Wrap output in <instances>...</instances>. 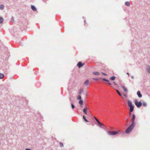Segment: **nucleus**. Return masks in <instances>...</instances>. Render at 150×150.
I'll return each instance as SVG.
<instances>
[{"label": "nucleus", "mask_w": 150, "mask_h": 150, "mask_svg": "<svg viewBox=\"0 0 150 150\" xmlns=\"http://www.w3.org/2000/svg\"><path fill=\"white\" fill-rule=\"evenodd\" d=\"M114 83L115 85H117V84L115 83V82H114Z\"/></svg>", "instance_id": "e433bc0d"}, {"label": "nucleus", "mask_w": 150, "mask_h": 150, "mask_svg": "<svg viewBox=\"0 0 150 150\" xmlns=\"http://www.w3.org/2000/svg\"><path fill=\"white\" fill-rule=\"evenodd\" d=\"M83 91V90L82 88H81L79 90V94H81L82 92Z\"/></svg>", "instance_id": "4be33fe9"}, {"label": "nucleus", "mask_w": 150, "mask_h": 150, "mask_svg": "<svg viewBox=\"0 0 150 150\" xmlns=\"http://www.w3.org/2000/svg\"><path fill=\"white\" fill-rule=\"evenodd\" d=\"M3 21V19L2 18L0 17V23H2Z\"/></svg>", "instance_id": "393cba45"}, {"label": "nucleus", "mask_w": 150, "mask_h": 150, "mask_svg": "<svg viewBox=\"0 0 150 150\" xmlns=\"http://www.w3.org/2000/svg\"><path fill=\"white\" fill-rule=\"evenodd\" d=\"M127 104L128 106L130 107L129 115L130 116L131 115V112L133 111L134 106L132 104V102L129 100L127 101Z\"/></svg>", "instance_id": "f257e3e1"}, {"label": "nucleus", "mask_w": 150, "mask_h": 150, "mask_svg": "<svg viewBox=\"0 0 150 150\" xmlns=\"http://www.w3.org/2000/svg\"><path fill=\"white\" fill-rule=\"evenodd\" d=\"M123 96L124 97H126L127 95L126 93H123Z\"/></svg>", "instance_id": "7c9ffc66"}, {"label": "nucleus", "mask_w": 150, "mask_h": 150, "mask_svg": "<svg viewBox=\"0 0 150 150\" xmlns=\"http://www.w3.org/2000/svg\"><path fill=\"white\" fill-rule=\"evenodd\" d=\"M131 78L133 79H134V76H131Z\"/></svg>", "instance_id": "f704fd0d"}, {"label": "nucleus", "mask_w": 150, "mask_h": 150, "mask_svg": "<svg viewBox=\"0 0 150 150\" xmlns=\"http://www.w3.org/2000/svg\"><path fill=\"white\" fill-rule=\"evenodd\" d=\"M60 146L61 147H63V144L62 143L60 142Z\"/></svg>", "instance_id": "cd10ccee"}, {"label": "nucleus", "mask_w": 150, "mask_h": 150, "mask_svg": "<svg viewBox=\"0 0 150 150\" xmlns=\"http://www.w3.org/2000/svg\"><path fill=\"white\" fill-rule=\"evenodd\" d=\"M4 77V75L2 74H0V79H2Z\"/></svg>", "instance_id": "6ab92c4d"}, {"label": "nucleus", "mask_w": 150, "mask_h": 150, "mask_svg": "<svg viewBox=\"0 0 150 150\" xmlns=\"http://www.w3.org/2000/svg\"><path fill=\"white\" fill-rule=\"evenodd\" d=\"M93 79L96 81H98V78H93Z\"/></svg>", "instance_id": "c756f323"}, {"label": "nucleus", "mask_w": 150, "mask_h": 150, "mask_svg": "<svg viewBox=\"0 0 150 150\" xmlns=\"http://www.w3.org/2000/svg\"><path fill=\"white\" fill-rule=\"evenodd\" d=\"M146 69L148 73H150V66H148L146 67Z\"/></svg>", "instance_id": "ddd939ff"}, {"label": "nucleus", "mask_w": 150, "mask_h": 150, "mask_svg": "<svg viewBox=\"0 0 150 150\" xmlns=\"http://www.w3.org/2000/svg\"><path fill=\"white\" fill-rule=\"evenodd\" d=\"M127 74H128V75H129V76H129V73H127Z\"/></svg>", "instance_id": "4c0bfd02"}, {"label": "nucleus", "mask_w": 150, "mask_h": 150, "mask_svg": "<svg viewBox=\"0 0 150 150\" xmlns=\"http://www.w3.org/2000/svg\"><path fill=\"white\" fill-rule=\"evenodd\" d=\"M120 132V131L116 130L115 131H108L107 132L108 134L109 135H115Z\"/></svg>", "instance_id": "39448f33"}, {"label": "nucleus", "mask_w": 150, "mask_h": 150, "mask_svg": "<svg viewBox=\"0 0 150 150\" xmlns=\"http://www.w3.org/2000/svg\"><path fill=\"white\" fill-rule=\"evenodd\" d=\"M84 23L85 25V24H86V20H84Z\"/></svg>", "instance_id": "c9c22d12"}, {"label": "nucleus", "mask_w": 150, "mask_h": 150, "mask_svg": "<svg viewBox=\"0 0 150 150\" xmlns=\"http://www.w3.org/2000/svg\"><path fill=\"white\" fill-rule=\"evenodd\" d=\"M135 126V125L131 124L126 130L125 132L127 134H129L132 131Z\"/></svg>", "instance_id": "f03ea898"}, {"label": "nucleus", "mask_w": 150, "mask_h": 150, "mask_svg": "<svg viewBox=\"0 0 150 150\" xmlns=\"http://www.w3.org/2000/svg\"><path fill=\"white\" fill-rule=\"evenodd\" d=\"M135 126V125L131 124L126 130L125 132L127 134H129L132 131Z\"/></svg>", "instance_id": "7ed1b4c3"}, {"label": "nucleus", "mask_w": 150, "mask_h": 150, "mask_svg": "<svg viewBox=\"0 0 150 150\" xmlns=\"http://www.w3.org/2000/svg\"><path fill=\"white\" fill-rule=\"evenodd\" d=\"M128 120V119H127V121Z\"/></svg>", "instance_id": "58836bf2"}, {"label": "nucleus", "mask_w": 150, "mask_h": 150, "mask_svg": "<svg viewBox=\"0 0 150 150\" xmlns=\"http://www.w3.org/2000/svg\"><path fill=\"white\" fill-rule=\"evenodd\" d=\"M124 90L125 92H127V89L125 88L124 89Z\"/></svg>", "instance_id": "c85d7f7f"}, {"label": "nucleus", "mask_w": 150, "mask_h": 150, "mask_svg": "<svg viewBox=\"0 0 150 150\" xmlns=\"http://www.w3.org/2000/svg\"><path fill=\"white\" fill-rule=\"evenodd\" d=\"M116 91L117 92V93H118V94H119V95L120 96H121L122 97V98H123V97L122 96L121 94V93H120V92H119V91L117 90H116Z\"/></svg>", "instance_id": "2eb2a0df"}, {"label": "nucleus", "mask_w": 150, "mask_h": 150, "mask_svg": "<svg viewBox=\"0 0 150 150\" xmlns=\"http://www.w3.org/2000/svg\"><path fill=\"white\" fill-rule=\"evenodd\" d=\"M122 87L123 88V89H124L125 88V87L124 86H122Z\"/></svg>", "instance_id": "72a5a7b5"}, {"label": "nucleus", "mask_w": 150, "mask_h": 150, "mask_svg": "<svg viewBox=\"0 0 150 150\" xmlns=\"http://www.w3.org/2000/svg\"><path fill=\"white\" fill-rule=\"evenodd\" d=\"M31 7L32 10L33 11H35L36 10V8L34 6L32 5L31 6Z\"/></svg>", "instance_id": "f8f14e48"}, {"label": "nucleus", "mask_w": 150, "mask_h": 150, "mask_svg": "<svg viewBox=\"0 0 150 150\" xmlns=\"http://www.w3.org/2000/svg\"><path fill=\"white\" fill-rule=\"evenodd\" d=\"M142 104L143 105L144 107H146V104L145 102H143Z\"/></svg>", "instance_id": "a878e982"}, {"label": "nucleus", "mask_w": 150, "mask_h": 150, "mask_svg": "<svg viewBox=\"0 0 150 150\" xmlns=\"http://www.w3.org/2000/svg\"><path fill=\"white\" fill-rule=\"evenodd\" d=\"M84 64V63L82 64L81 62H79L77 64V66L79 68H80L83 66Z\"/></svg>", "instance_id": "6e6552de"}, {"label": "nucleus", "mask_w": 150, "mask_h": 150, "mask_svg": "<svg viewBox=\"0 0 150 150\" xmlns=\"http://www.w3.org/2000/svg\"><path fill=\"white\" fill-rule=\"evenodd\" d=\"M125 5L127 6H130V3L129 1H126L125 3Z\"/></svg>", "instance_id": "f3484780"}, {"label": "nucleus", "mask_w": 150, "mask_h": 150, "mask_svg": "<svg viewBox=\"0 0 150 150\" xmlns=\"http://www.w3.org/2000/svg\"><path fill=\"white\" fill-rule=\"evenodd\" d=\"M135 105L137 108L140 107L142 105V103L141 101L139 102L137 100H135L134 102Z\"/></svg>", "instance_id": "423d86ee"}, {"label": "nucleus", "mask_w": 150, "mask_h": 150, "mask_svg": "<svg viewBox=\"0 0 150 150\" xmlns=\"http://www.w3.org/2000/svg\"><path fill=\"white\" fill-rule=\"evenodd\" d=\"M137 95L138 96L139 98H141L142 96V94L139 91H138L137 92Z\"/></svg>", "instance_id": "9b49d317"}, {"label": "nucleus", "mask_w": 150, "mask_h": 150, "mask_svg": "<svg viewBox=\"0 0 150 150\" xmlns=\"http://www.w3.org/2000/svg\"><path fill=\"white\" fill-rule=\"evenodd\" d=\"M25 150H31V149H30L26 148L25 149Z\"/></svg>", "instance_id": "473e14b6"}, {"label": "nucleus", "mask_w": 150, "mask_h": 150, "mask_svg": "<svg viewBox=\"0 0 150 150\" xmlns=\"http://www.w3.org/2000/svg\"><path fill=\"white\" fill-rule=\"evenodd\" d=\"M89 81L88 79L86 80L84 83V85L87 86L89 84Z\"/></svg>", "instance_id": "9d476101"}, {"label": "nucleus", "mask_w": 150, "mask_h": 150, "mask_svg": "<svg viewBox=\"0 0 150 150\" xmlns=\"http://www.w3.org/2000/svg\"><path fill=\"white\" fill-rule=\"evenodd\" d=\"M79 103L81 106V105H82L83 104V102L81 100H79Z\"/></svg>", "instance_id": "aec40b11"}, {"label": "nucleus", "mask_w": 150, "mask_h": 150, "mask_svg": "<svg viewBox=\"0 0 150 150\" xmlns=\"http://www.w3.org/2000/svg\"><path fill=\"white\" fill-rule=\"evenodd\" d=\"M101 79L103 81L108 82V83L109 85L110 86L111 85V84L110 83L108 82H109V81L107 79L105 78H102V79Z\"/></svg>", "instance_id": "1a4fd4ad"}, {"label": "nucleus", "mask_w": 150, "mask_h": 150, "mask_svg": "<svg viewBox=\"0 0 150 150\" xmlns=\"http://www.w3.org/2000/svg\"><path fill=\"white\" fill-rule=\"evenodd\" d=\"M71 106L73 109H74L75 108L74 105L72 103H71Z\"/></svg>", "instance_id": "bb28decb"}, {"label": "nucleus", "mask_w": 150, "mask_h": 150, "mask_svg": "<svg viewBox=\"0 0 150 150\" xmlns=\"http://www.w3.org/2000/svg\"><path fill=\"white\" fill-rule=\"evenodd\" d=\"M94 118L97 122L98 125L100 127L103 128H104L105 127V125L103 123L100 122L99 120L95 117H94Z\"/></svg>", "instance_id": "20e7f679"}, {"label": "nucleus", "mask_w": 150, "mask_h": 150, "mask_svg": "<svg viewBox=\"0 0 150 150\" xmlns=\"http://www.w3.org/2000/svg\"><path fill=\"white\" fill-rule=\"evenodd\" d=\"M87 108L86 107L85 108H84L83 109V112L86 114H87Z\"/></svg>", "instance_id": "4468645a"}, {"label": "nucleus", "mask_w": 150, "mask_h": 150, "mask_svg": "<svg viewBox=\"0 0 150 150\" xmlns=\"http://www.w3.org/2000/svg\"><path fill=\"white\" fill-rule=\"evenodd\" d=\"M77 99L79 100H81V96L80 95H78L77 97Z\"/></svg>", "instance_id": "b1692460"}, {"label": "nucleus", "mask_w": 150, "mask_h": 150, "mask_svg": "<svg viewBox=\"0 0 150 150\" xmlns=\"http://www.w3.org/2000/svg\"><path fill=\"white\" fill-rule=\"evenodd\" d=\"M83 118L84 120L86 122H88V121L87 120V119H86V117L84 115H83Z\"/></svg>", "instance_id": "5701e85b"}, {"label": "nucleus", "mask_w": 150, "mask_h": 150, "mask_svg": "<svg viewBox=\"0 0 150 150\" xmlns=\"http://www.w3.org/2000/svg\"><path fill=\"white\" fill-rule=\"evenodd\" d=\"M115 79V76H112L110 78V79L112 81L114 80Z\"/></svg>", "instance_id": "412c9836"}, {"label": "nucleus", "mask_w": 150, "mask_h": 150, "mask_svg": "<svg viewBox=\"0 0 150 150\" xmlns=\"http://www.w3.org/2000/svg\"><path fill=\"white\" fill-rule=\"evenodd\" d=\"M102 74L104 75L107 76V74L104 73L102 72Z\"/></svg>", "instance_id": "2f4dec72"}, {"label": "nucleus", "mask_w": 150, "mask_h": 150, "mask_svg": "<svg viewBox=\"0 0 150 150\" xmlns=\"http://www.w3.org/2000/svg\"><path fill=\"white\" fill-rule=\"evenodd\" d=\"M136 118L135 115L134 114H133L132 115V118L131 119L132 124L135 125L136 123L135 122V120Z\"/></svg>", "instance_id": "0eeeda50"}, {"label": "nucleus", "mask_w": 150, "mask_h": 150, "mask_svg": "<svg viewBox=\"0 0 150 150\" xmlns=\"http://www.w3.org/2000/svg\"><path fill=\"white\" fill-rule=\"evenodd\" d=\"M93 74L96 75H99L100 74L97 71H94L93 72Z\"/></svg>", "instance_id": "dca6fc26"}, {"label": "nucleus", "mask_w": 150, "mask_h": 150, "mask_svg": "<svg viewBox=\"0 0 150 150\" xmlns=\"http://www.w3.org/2000/svg\"><path fill=\"white\" fill-rule=\"evenodd\" d=\"M4 8V6L3 5H1L0 6V9L3 10Z\"/></svg>", "instance_id": "a211bd4d"}]
</instances>
